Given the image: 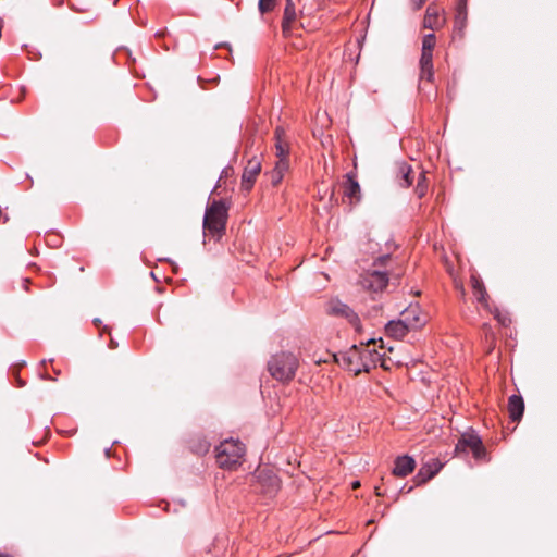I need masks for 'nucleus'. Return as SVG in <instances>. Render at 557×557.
Returning <instances> with one entry per match:
<instances>
[{"mask_svg": "<svg viewBox=\"0 0 557 557\" xmlns=\"http://www.w3.org/2000/svg\"><path fill=\"white\" fill-rule=\"evenodd\" d=\"M275 137V156L277 159L288 158L289 156V144L286 140L285 129L282 126H277L274 133Z\"/></svg>", "mask_w": 557, "mask_h": 557, "instance_id": "nucleus-16", "label": "nucleus"}, {"mask_svg": "<svg viewBox=\"0 0 557 557\" xmlns=\"http://www.w3.org/2000/svg\"><path fill=\"white\" fill-rule=\"evenodd\" d=\"M261 171V162L256 158H251L248 161V164L244 169L243 175H242V187L245 190H250L257 176L259 175Z\"/></svg>", "mask_w": 557, "mask_h": 557, "instance_id": "nucleus-8", "label": "nucleus"}, {"mask_svg": "<svg viewBox=\"0 0 557 557\" xmlns=\"http://www.w3.org/2000/svg\"><path fill=\"white\" fill-rule=\"evenodd\" d=\"M392 263L393 258L389 253L377 257L373 262L375 269L361 275V286L374 293L382 292L388 284Z\"/></svg>", "mask_w": 557, "mask_h": 557, "instance_id": "nucleus-3", "label": "nucleus"}, {"mask_svg": "<svg viewBox=\"0 0 557 557\" xmlns=\"http://www.w3.org/2000/svg\"><path fill=\"white\" fill-rule=\"evenodd\" d=\"M436 37L433 33L426 34L422 40L421 58H433V48L435 46Z\"/></svg>", "mask_w": 557, "mask_h": 557, "instance_id": "nucleus-22", "label": "nucleus"}, {"mask_svg": "<svg viewBox=\"0 0 557 557\" xmlns=\"http://www.w3.org/2000/svg\"><path fill=\"white\" fill-rule=\"evenodd\" d=\"M228 208L223 200H213L203 216V236L209 240L221 239L226 225Z\"/></svg>", "mask_w": 557, "mask_h": 557, "instance_id": "nucleus-2", "label": "nucleus"}, {"mask_svg": "<svg viewBox=\"0 0 557 557\" xmlns=\"http://www.w3.org/2000/svg\"><path fill=\"white\" fill-rule=\"evenodd\" d=\"M416 193L418 197H423L426 193V185H425V174L420 173L419 181L416 187Z\"/></svg>", "mask_w": 557, "mask_h": 557, "instance_id": "nucleus-23", "label": "nucleus"}, {"mask_svg": "<svg viewBox=\"0 0 557 557\" xmlns=\"http://www.w3.org/2000/svg\"><path fill=\"white\" fill-rule=\"evenodd\" d=\"M109 451H110V448H107V449H106V454H107V456H109Z\"/></svg>", "mask_w": 557, "mask_h": 557, "instance_id": "nucleus-35", "label": "nucleus"}, {"mask_svg": "<svg viewBox=\"0 0 557 557\" xmlns=\"http://www.w3.org/2000/svg\"><path fill=\"white\" fill-rule=\"evenodd\" d=\"M210 449V443L207 440H200L197 446H193V450L198 455H205Z\"/></svg>", "mask_w": 557, "mask_h": 557, "instance_id": "nucleus-24", "label": "nucleus"}, {"mask_svg": "<svg viewBox=\"0 0 557 557\" xmlns=\"http://www.w3.org/2000/svg\"><path fill=\"white\" fill-rule=\"evenodd\" d=\"M274 169L285 174L289 169V159L288 158L277 159Z\"/></svg>", "mask_w": 557, "mask_h": 557, "instance_id": "nucleus-26", "label": "nucleus"}, {"mask_svg": "<svg viewBox=\"0 0 557 557\" xmlns=\"http://www.w3.org/2000/svg\"><path fill=\"white\" fill-rule=\"evenodd\" d=\"M284 175H285L284 173L273 169L270 173V180H271L272 185H274V186L278 185L282 182Z\"/></svg>", "mask_w": 557, "mask_h": 557, "instance_id": "nucleus-28", "label": "nucleus"}, {"mask_svg": "<svg viewBox=\"0 0 557 557\" xmlns=\"http://www.w3.org/2000/svg\"><path fill=\"white\" fill-rule=\"evenodd\" d=\"M284 175H285L284 173L273 169L270 173V180H271L272 185H274V186L278 185L282 182Z\"/></svg>", "mask_w": 557, "mask_h": 557, "instance_id": "nucleus-29", "label": "nucleus"}, {"mask_svg": "<svg viewBox=\"0 0 557 557\" xmlns=\"http://www.w3.org/2000/svg\"><path fill=\"white\" fill-rule=\"evenodd\" d=\"M276 0H259V10L261 13H267L273 10Z\"/></svg>", "mask_w": 557, "mask_h": 557, "instance_id": "nucleus-25", "label": "nucleus"}, {"mask_svg": "<svg viewBox=\"0 0 557 557\" xmlns=\"http://www.w3.org/2000/svg\"><path fill=\"white\" fill-rule=\"evenodd\" d=\"M444 20L440 16V10L435 4H430L423 18V27L436 30L444 25Z\"/></svg>", "mask_w": 557, "mask_h": 557, "instance_id": "nucleus-15", "label": "nucleus"}, {"mask_svg": "<svg viewBox=\"0 0 557 557\" xmlns=\"http://www.w3.org/2000/svg\"><path fill=\"white\" fill-rule=\"evenodd\" d=\"M296 20V8L293 0H286L284 15L282 21V29L285 35L290 33V26Z\"/></svg>", "mask_w": 557, "mask_h": 557, "instance_id": "nucleus-19", "label": "nucleus"}, {"mask_svg": "<svg viewBox=\"0 0 557 557\" xmlns=\"http://www.w3.org/2000/svg\"><path fill=\"white\" fill-rule=\"evenodd\" d=\"M215 458L220 468L233 470L240 465L245 446L239 441L225 440L215 448Z\"/></svg>", "mask_w": 557, "mask_h": 557, "instance_id": "nucleus-5", "label": "nucleus"}, {"mask_svg": "<svg viewBox=\"0 0 557 557\" xmlns=\"http://www.w3.org/2000/svg\"><path fill=\"white\" fill-rule=\"evenodd\" d=\"M258 481L265 494L273 495L280 490V479L271 470H260Z\"/></svg>", "mask_w": 557, "mask_h": 557, "instance_id": "nucleus-9", "label": "nucleus"}, {"mask_svg": "<svg viewBox=\"0 0 557 557\" xmlns=\"http://www.w3.org/2000/svg\"><path fill=\"white\" fill-rule=\"evenodd\" d=\"M94 323H95L96 325H98V324H100V323H101V321H100L99 319H95V320H94Z\"/></svg>", "mask_w": 557, "mask_h": 557, "instance_id": "nucleus-33", "label": "nucleus"}, {"mask_svg": "<svg viewBox=\"0 0 557 557\" xmlns=\"http://www.w3.org/2000/svg\"><path fill=\"white\" fill-rule=\"evenodd\" d=\"M351 485H352V488H357L360 486V483L358 481H356Z\"/></svg>", "mask_w": 557, "mask_h": 557, "instance_id": "nucleus-32", "label": "nucleus"}, {"mask_svg": "<svg viewBox=\"0 0 557 557\" xmlns=\"http://www.w3.org/2000/svg\"><path fill=\"white\" fill-rule=\"evenodd\" d=\"M442 469L437 460L423 465L414 476L416 485H421L434 478Z\"/></svg>", "mask_w": 557, "mask_h": 557, "instance_id": "nucleus-11", "label": "nucleus"}, {"mask_svg": "<svg viewBox=\"0 0 557 557\" xmlns=\"http://www.w3.org/2000/svg\"><path fill=\"white\" fill-rule=\"evenodd\" d=\"M298 366V358L293 352L287 351L275 354L268 361V370L271 376L281 382L293 380Z\"/></svg>", "mask_w": 557, "mask_h": 557, "instance_id": "nucleus-4", "label": "nucleus"}, {"mask_svg": "<svg viewBox=\"0 0 557 557\" xmlns=\"http://www.w3.org/2000/svg\"><path fill=\"white\" fill-rule=\"evenodd\" d=\"M0 557H12V556L7 555V554H0Z\"/></svg>", "mask_w": 557, "mask_h": 557, "instance_id": "nucleus-34", "label": "nucleus"}, {"mask_svg": "<svg viewBox=\"0 0 557 557\" xmlns=\"http://www.w3.org/2000/svg\"><path fill=\"white\" fill-rule=\"evenodd\" d=\"M508 412L512 421H520L524 412V401L520 395H511L508 399Z\"/></svg>", "mask_w": 557, "mask_h": 557, "instance_id": "nucleus-17", "label": "nucleus"}, {"mask_svg": "<svg viewBox=\"0 0 557 557\" xmlns=\"http://www.w3.org/2000/svg\"><path fill=\"white\" fill-rule=\"evenodd\" d=\"M327 312L336 317L345 318L355 327L359 326L360 319L358 314L348 305L338 299H333L329 302Z\"/></svg>", "mask_w": 557, "mask_h": 557, "instance_id": "nucleus-7", "label": "nucleus"}, {"mask_svg": "<svg viewBox=\"0 0 557 557\" xmlns=\"http://www.w3.org/2000/svg\"><path fill=\"white\" fill-rule=\"evenodd\" d=\"M495 318L503 324L506 325L508 322V318L506 315H503L500 313H496Z\"/></svg>", "mask_w": 557, "mask_h": 557, "instance_id": "nucleus-31", "label": "nucleus"}, {"mask_svg": "<svg viewBox=\"0 0 557 557\" xmlns=\"http://www.w3.org/2000/svg\"><path fill=\"white\" fill-rule=\"evenodd\" d=\"M344 183V196L349 199L350 203H357L361 200V188L352 172H349L345 176Z\"/></svg>", "mask_w": 557, "mask_h": 557, "instance_id": "nucleus-10", "label": "nucleus"}, {"mask_svg": "<svg viewBox=\"0 0 557 557\" xmlns=\"http://www.w3.org/2000/svg\"><path fill=\"white\" fill-rule=\"evenodd\" d=\"M471 288L476 300L483 305L487 304V292L484 283L476 274H472L470 277Z\"/></svg>", "mask_w": 557, "mask_h": 557, "instance_id": "nucleus-18", "label": "nucleus"}, {"mask_svg": "<svg viewBox=\"0 0 557 557\" xmlns=\"http://www.w3.org/2000/svg\"><path fill=\"white\" fill-rule=\"evenodd\" d=\"M416 468V461L408 455L399 456L395 459L393 474L399 478H405L410 474Z\"/></svg>", "mask_w": 557, "mask_h": 557, "instance_id": "nucleus-12", "label": "nucleus"}, {"mask_svg": "<svg viewBox=\"0 0 557 557\" xmlns=\"http://www.w3.org/2000/svg\"><path fill=\"white\" fill-rule=\"evenodd\" d=\"M455 451L457 454L471 451L473 457L478 460L483 459L486 450L483 446L482 440L475 432H465L456 444Z\"/></svg>", "mask_w": 557, "mask_h": 557, "instance_id": "nucleus-6", "label": "nucleus"}, {"mask_svg": "<svg viewBox=\"0 0 557 557\" xmlns=\"http://www.w3.org/2000/svg\"><path fill=\"white\" fill-rule=\"evenodd\" d=\"M406 323V320L401 319L389 321L385 325L386 335L395 339L404 338L407 335V333L411 330Z\"/></svg>", "mask_w": 557, "mask_h": 557, "instance_id": "nucleus-14", "label": "nucleus"}, {"mask_svg": "<svg viewBox=\"0 0 557 557\" xmlns=\"http://www.w3.org/2000/svg\"><path fill=\"white\" fill-rule=\"evenodd\" d=\"M398 173L401 175L400 186L409 187L413 182L412 168L406 162L398 165Z\"/></svg>", "mask_w": 557, "mask_h": 557, "instance_id": "nucleus-21", "label": "nucleus"}, {"mask_svg": "<svg viewBox=\"0 0 557 557\" xmlns=\"http://www.w3.org/2000/svg\"><path fill=\"white\" fill-rule=\"evenodd\" d=\"M425 0H411L414 10H419L424 4Z\"/></svg>", "mask_w": 557, "mask_h": 557, "instance_id": "nucleus-30", "label": "nucleus"}, {"mask_svg": "<svg viewBox=\"0 0 557 557\" xmlns=\"http://www.w3.org/2000/svg\"><path fill=\"white\" fill-rule=\"evenodd\" d=\"M379 354L375 350H370L368 346L358 348L354 345L347 351L335 355L336 362L347 371L359 374L361 372H369L373 364H375Z\"/></svg>", "mask_w": 557, "mask_h": 557, "instance_id": "nucleus-1", "label": "nucleus"}, {"mask_svg": "<svg viewBox=\"0 0 557 557\" xmlns=\"http://www.w3.org/2000/svg\"><path fill=\"white\" fill-rule=\"evenodd\" d=\"M420 78L432 82L434 78L433 58H420Z\"/></svg>", "mask_w": 557, "mask_h": 557, "instance_id": "nucleus-20", "label": "nucleus"}, {"mask_svg": "<svg viewBox=\"0 0 557 557\" xmlns=\"http://www.w3.org/2000/svg\"><path fill=\"white\" fill-rule=\"evenodd\" d=\"M466 24V12L461 9L458 11L455 20V28L461 30Z\"/></svg>", "mask_w": 557, "mask_h": 557, "instance_id": "nucleus-27", "label": "nucleus"}, {"mask_svg": "<svg viewBox=\"0 0 557 557\" xmlns=\"http://www.w3.org/2000/svg\"><path fill=\"white\" fill-rule=\"evenodd\" d=\"M401 320L408 322V326L412 330H417L424 324V320L421 317V310L419 306H409L401 312Z\"/></svg>", "mask_w": 557, "mask_h": 557, "instance_id": "nucleus-13", "label": "nucleus"}]
</instances>
